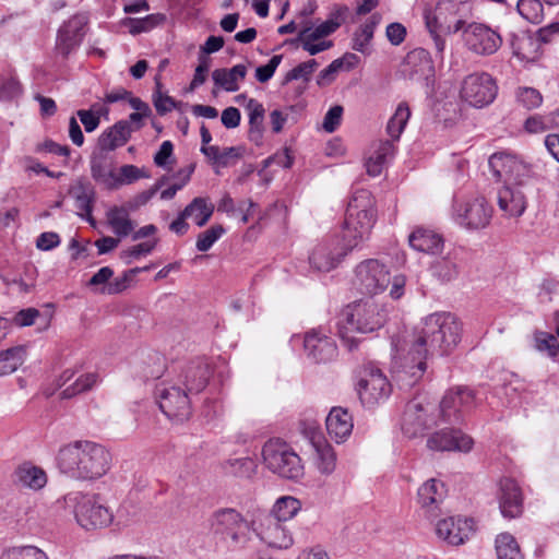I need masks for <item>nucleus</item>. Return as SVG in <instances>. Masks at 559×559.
<instances>
[{
    "label": "nucleus",
    "mask_w": 559,
    "mask_h": 559,
    "mask_svg": "<svg viewBox=\"0 0 559 559\" xmlns=\"http://www.w3.org/2000/svg\"><path fill=\"white\" fill-rule=\"evenodd\" d=\"M64 502L72 510L78 524L85 530L106 527L114 520L112 512L99 503L95 496L70 492L64 497Z\"/></svg>",
    "instance_id": "obj_5"
},
{
    "label": "nucleus",
    "mask_w": 559,
    "mask_h": 559,
    "mask_svg": "<svg viewBox=\"0 0 559 559\" xmlns=\"http://www.w3.org/2000/svg\"><path fill=\"white\" fill-rule=\"evenodd\" d=\"M409 246L424 253L437 254L443 249V238L432 229L417 227L408 236Z\"/></svg>",
    "instance_id": "obj_26"
},
{
    "label": "nucleus",
    "mask_w": 559,
    "mask_h": 559,
    "mask_svg": "<svg viewBox=\"0 0 559 559\" xmlns=\"http://www.w3.org/2000/svg\"><path fill=\"white\" fill-rule=\"evenodd\" d=\"M46 472L32 463H23L14 471V481L17 486L34 491L43 489L47 484Z\"/></svg>",
    "instance_id": "obj_29"
},
{
    "label": "nucleus",
    "mask_w": 559,
    "mask_h": 559,
    "mask_svg": "<svg viewBox=\"0 0 559 559\" xmlns=\"http://www.w3.org/2000/svg\"><path fill=\"white\" fill-rule=\"evenodd\" d=\"M355 274L356 285L364 294L377 295L382 293L391 283L389 269L377 259L360 262Z\"/></svg>",
    "instance_id": "obj_10"
},
{
    "label": "nucleus",
    "mask_w": 559,
    "mask_h": 559,
    "mask_svg": "<svg viewBox=\"0 0 559 559\" xmlns=\"http://www.w3.org/2000/svg\"><path fill=\"white\" fill-rule=\"evenodd\" d=\"M155 84H156V91L153 95V103H154L156 111L159 115H165V114L171 111L175 108L176 104H175V100L170 96L164 95L160 92L162 84L158 79L155 80Z\"/></svg>",
    "instance_id": "obj_59"
},
{
    "label": "nucleus",
    "mask_w": 559,
    "mask_h": 559,
    "mask_svg": "<svg viewBox=\"0 0 559 559\" xmlns=\"http://www.w3.org/2000/svg\"><path fill=\"white\" fill-rule=\"evenodd\" d=\"M475 406V394L466 388L448 391L440 403V413L444 421L460 423L464 415Z\"/></svg>",
    "instance_id": "obj_15"
},
{
    "label": "nucleus",
    "mask_w": 559,
    "mask_h": 559,
    "mask_svg": "<svg viewBox=\"0 0 559 559\" xmlns=\"http://www.w3.org/2000/svg\"><path fill=\"white\" fill-rule=\"evenodd\" d=\"M411 117V110L406 103L399 104L394 115L386 124V132L391 136V141H397L404 131L406 123Z\"/></svg>",
    "instance_id": "obj_47"
},
{
    "label": "nucleus",
    "mask_w": 559,
    "mask_h": 559,
    "mask_svg": "<svg viewBox=\"0 0 559 559\" xmlns=\"http://www.w3.org/2000/svg\"><path fill=\"white\" fill-rule=\"evenodd\" d=\"M374 200L366 189L355 191L348 202L342 230V242L353 250L368 239L376 222Z\"/></svg>",
    "instance_id": "obj_4"
},
{
    "label": "nucleus",
    "mask_w": 559,
    "mask_h": 559,
    "mask_svg": "<svg viewBox=\"0 0 559 559\" xmlns=\"http://www.w3.org/2000/svg\"><path fill=\"white\" fill-rule=\"evenodd\" d=\"M88 16L78 13L62 24L58 31L56 49L63 57H68L82 43Z\"/></svg>",
    "instance_id": "obj_17"
},
{
    "label": "nucleus",
    "mask_w": 559,
    "mask_h": 559,
    "mask_svg": "<svg viewBox=\"0 0 559 559\" xmlns=\"http://www.w3.org/2000/svg\"><path fill=\"white\" fill-rule=\"evenodd\" d=\"M406 66L411 68V75L428 78L433 72L429 53L425 49H415L407 53Z\"/></svg>",
    "instance_id": "obj_40"
},
{
    "label": "nucleus",
    "mask_w": 559,
    "mask_h": 559,
    "mask_svg": "<svg viewBox=\"0 0 559 559\" xmlns=\"http://www.w3.org/2000/svg\"><path fill=\"white\" fill-rule=\"evenodd\" d=\"M201 206L203 207L202 210L204 213L202 216H198V226H204L214 212V205L207 202L205 198L198 197L194 198L179 214V216L169 225V229L177 235H185L189 228V224L186 222V219L188 216L193 215L194 210L200 209Z\"/></svg>",
    "instance_id": "obj_23"
},
{
    "label": "nucleus",
    "mask_w": 559,
    "mask_h": 559,
    "mask_svg": "<svg viewBox=\"0 0 559 559\" xmlns=\"http://www.w3.org/2000/svg\"><path fill=\"white\" fill-rule=\"evenodd\" d=\"M394 153L395 145L393 141L380 140L374 143L365 163L367 174L372 177L379 176L388 163V159L393 157Z\"/></svg>",
    "instance_id": "obj_31"
},
{
    "label": "nucleus",
    "mask_w": 559,
    "mask_h": 559,
    "mask_svg": "<svg viewBox=\"0 0 559 559\" xmlns=\"http://www.w3.org/2000/svg\"><path fill=\"white\" fill-rule=\"evenodd\" d=\"M342 25V12L337 11L332 13L330 17L317 25L316 27L306 24L301 29H309L312 38L323 39L334 32Z\"/></svg>",
    "instance_id": "obj_49"
},
{
    "label": "nucleus",
    "mask_w": 559,
    "mask_h": 559,
    "mask_svg": "<svg viewBox=\"0 0 559 559\" xmlns=\"http://www.w3.org/2000/svg\"><path fill=\"white\" fill-rule=\"evenodd\" d=\"M515 98L519 105L526 109H534L542 105L543 96L534 87L521 86L515 92Z\"/></svg>",
    "instance_id": "obj_54"
},
{
    "label": "nucleus",
    "mask_w": 559,
    "mask_h": 559,
    "mask_svg": "<svg viewBox=\"0 0 559 559\" xmlns=\"http://www.w3.org/2000/svg\"><path fill=\"white\" fill-rule=\"evenodd\" d=\"M431 272L432 275L441 282H450L456 278L460 273L456 255L449 253L447 257L437 260L431 265Z\"/></svg>",
    "instance_id": "obj_44"
},
{
    "label": "nucleus",
    "mask_w": 559,
    "mask_h": 559,
    "mask_svg": "<svg viewBox=\"0 0 559 559\" xmlns=\"http://www.w3.org/2000/svg\"><path fill=\"white\" fill-rule=\"evenodd\" d=\"M247 109L249 110V138L251 141L259 143L262 139L264 107L254 98L248 99Z\"/></svg>",
    "instance_id": "obj_43"
},
{
    "label": "nucleus",
    "mask_w": 559,
    "mask_h": 559,
    "mask_svg": "<svg viewBox=\"0 0 559 559\" xmlns=\"http://www.w3.org/2000/svg\"><path fill=\"white\" fill-rule=\"evenodd\" d=\"M25 347L14 346L0 352V376L15 372L25 360Z\"/></svg>",
    "instance_id": "obj_42"
},
{
    "label": "nucleus",
    "mask_w": 559,
    "mask_h": 559,
    "mask_svg": "<svg viewBox=\"0 0 559 559\" xmlns=\"http://www.w3.org/2000/svg\"><path fill=\"white\" fill-rule=\"evenodd\" d=\"M428 428L425 420V409L419 403L412 402L407 405L403 416L402 430L408 438H415L424 433Z\"/></svg>",
    "instance_id": "obj_35"
},
{
    "label": "nucleus",
    "mask_w": 559,
    "mask_h": 559,
    "mask_svg": "<svg viewBox=\"0 0 559 559\" xmlns=\"http://www.w3.org/2000/svg\"><path fill=\"white\" fill-rule=\"evenodd\" d=\"M518 12L526 21L538 24L544 19V9L539 0H519Z\"/></svg>",
    "instance_id": "obj_52"
},
{
    "label": "nucleus",
    "mask_w": 559,
    "mask_h": 559,
    "mask_svg": "<svg viewBox=\"0 0 559 559\" xmlns=\"http://www.w3.org/2000/svg\"><path fill=\"white\" fill-rule=\"evenodd\" d=\"M300 509L301 502L297 498L293 496H283L275 501L267 515L287 523L300 511Z\"/></svg>",
    "instance_id": "obj_41"
},
{
    "label": "nucleus",
    "mask_w": 559,
    "mask_h": 559,
    "mask_svg": "<svg viewBox=\"0 0 559 559\" xmlns=\"http://www.w3.org/2000/svg\"><path fill=\"white\" fill-rule=\"evenodd\" d=\"M386 320V309L373 299L358 300L347 306L338 322V334L349 349L357 347L354 332L370 333L380 329Z\"/></svg>",
    "instance_id": "obj_3"
},
{
    "label": "nucleus",
    "mask_w": 559,
    "mask_h": 559,
    "mask_svg": "<svg viewBox=\"0 0 559 559\" xmlns=\"http://www.w3.org/2000/svg\"><path fill=\"white\" fill-rule=\"evenodd\" d=\"M69 193L75 201V209L79 213L93 212L96 200V191L94 187L85 180H78L69 190Z\"/></svg>",
    "instance_id": "obj_38"
},
{
    "label": "nucleus",
    "mask_w": 559,
    "mask_h": 559,
    "mask_svg": "<svg viewBox=\"0 0 559 559\" xmlns=\"http://www.w3.org/2000/svg\"><path fill=\"white\" fill-rule=\"evenodd\" d=\"M143 177L140 168L134 165H124L120 168L119 176L116 175L115 185L131 183Z\"/></svg>",
    "instance_id": "obj_64"
},
{
    "label": "nucleus",
    "mask_w": 559,
    "mask_h": 559,
    "mask_svg": "<svg viewBox=\"0 0 559 559\" xmlns=\"http://www.w3.org/2000/svg\"><path fill=\"white\" fill-rule=\"evenodd\" d=\"M496 554L498 559H524L516 539L509 533L496 537Z\"/></svg>",
    "instance_id": "obj_46"
},
{
    "label": "nucleus",
    "mask_w": 559,
    "mask_h": 559,
    "mask_svg": "<svg viewBox=\"0 0 559 559\" xmlns=\"http://www.w3.org/2000/svg\"><path fill=\"white\" fill-rule=\"evenodd\" d=\"M97 382L96 373H86L80 376L74 383L61 391L62 399H71L76 394L91 390Z\"/></svg>",
    "instance_id": "obj_53"
},
{
    "label": "nucleus",
    "mask_w": 559,
    "mask_h": 559,
    "mask_svg": "<svg viewBox=\"0 0 559 559\" xmlns=\"http://www.w3.org/2000/svg\"><path fill=\"white\" fill-rule=\"evenodd\" d=\"M349 251L341 240L331 239L319 243L313 249L309 261L317 271L329 272L336 267Z\"/></svg>",
    "instance_id": "obj_18"
},
{
    "label": "nucleus",
    "mask_w": 559,
    "mask_h": 559,
    "mask_svg": "<svg viewBox=\"0 0 559 559\" xmlns=\"http://www.w3.org/2000/svg\"><path fill=\"white\" fill-rule=\"evenodd\" d=\"M488 163L493 176L504 186H523L530 178V167L511 154L496 153Z\"/></svg>",
    "instance_id": "obj_11"
},
{
    "label": "nucleus",
    "mask_w": 559,
    "mask_h": 559,
    "mask_svg": "<svg viewBox=\"0 0 559 559\" xmlns=\"http://www.w3.org/2000/svg\"><path fill=\"white\" fill-rule=\"evenodd\" d=\"M262 459L269 471L283 478L298 479L304 475L300 457L280 439H271L264 443Z\"/></svg>",
    "instance_id": "obj_6"
},
{
    "label": "nucleus",
    "mask_w": 559,
    "mask_h": 559,
    "mask_svg": "<svg viewBox=\"0 0 559 559\" xmlns=\"http://www.w3.org/2000/svg\"><path fill=\"white\" fill-rule=\"evenodd\" d=\"M282 59V55H275L269 60L266 64L258 67L255 69V79L260 83L270 81L273 78L277 67L281 64Z\"/></svg>",
    "instance_id": "obj_60"
},
{
    "label": "nucleus",
    "mask_w": 559,
    "mask_h": 559,
    "mask_svg": "<svg viewBox=\"0 0 559 559\" xmlns=\"http://www.w3.org/2000/svg\"><path fill=\"white\" fill-rule=\"evenodd\" d=\"M225 233L221 225H214L205 231L199 234L195 247L199 251H207Z\"/></svg>",
    "instance_id": "obj_58"
},
{
    "label": "nucleus",
    "mask_w": 559,
    "mask_h": 559,
    "mask_svg": "<svg viewBox=\"0 0 559 559\" xmlns=\"http://www.w3.org/2000/svg\"><path fill=\"white\" fill-rule=\"evenodd\" d=\"M319 63L314 59H310L306 62H301L290 71H288L283 80V84H287L292 81L302 79L305 81H309L311 74L318 68Z\"/></svg>",
    "instance_id": "obj_57"
},
{
    "label": "nucleus",
    "mask_w": 559,
    "mask_h": 559,
    "mask_svg": "<svg viewBox=\"0 0 559 559\" xmlns=\"http://www.w3.org/2000/svg\"><path fill=\"white\" fill-rule=\"evenodd\" d=\"M462 325L450 312H435L425 317L409 340L400 346L393 341V373L403 386H413L424 376L427 359L451 354L461 341Z\"/></svg>",
    "instance_id": "obj_1"
},
{
    "label": "nucleus",
    "mask_w": 559,
    "mask_h": 559,
    "mask_svg": "<svg viewBox=\"0 0 559 559\" xmlns=\"http://www.w3.org/2000/svg\"><path fill=\"white\" fill-rule=\"evenodd\" d=\"M246 520L240 512L231 508L219 509L211 516V528L223 539L231 534Z\"/></svg>",
    "instance_id": "obj_32"
},
{
    "label": "nucleus",
    "mask_w": 559,
    "mask_h": 559,
    "mask_svg": "<svg viewBox=\"0 0 559 559\" xmlns=\"http://www.w3.org/2000/svg\"><path fill=\"white\" fill-rule=\"evenodd\" d=\"M255 535L269 547L287 549L293 543V534L285 522L264 515L255 527Z\"/></svg>",
    "instance_id": "obj_16"
},
{
    "label": "nucleus",
    "mask_w": 559,
    "mask_h": 559,
    "mask_svg": "<svg viewBox=\"0 0 559 559\" xmlns=\"http://www.w3.org/2000/svg\"><path fill=\"white\" fill-rule=\"evenodd\" d=\"M247 75V67L245 64H236L230 69H216L212 72V80L216 87L223 88L226 92H237L239 83L245 80Z\"/></svg>",
    "instance_id": "obj_34"
},
{
    "label": "nucleus",
    "mask_w": 559,
    "mask_h": 559,
    "mask_svg": "<svg viewBox=\"0 0 559 559\" xmlns=\"http://www.w3.org/2000/svg\"><path fill=\"white\" fill-rule=\"evenodd\" d=\"M433 25H438L445 34H455L469 24L473 17V5L469 0H440L433 12H429Z\"/></svg>",
    "instance_id": "obj_7"
},
{
    "label": "nucleus",
    "mask_w": 559,
    "mask_h": 559,
    "mask_svg": "<svg viewBox=\"0 0 559 559\" xmlns=\"http://www.w3.org/2000/svg\"><path fill=\"white\" fill-rule=\"evenodd\" d=\"M166 21L165 14L155 13L146 15L143 19H126L123 24L129 27V32L133 35L148 32Z\"/></svg>",
    "instance_id": "obj_48"
},
{
    "label": "nucleus",
    "mask_w": 559,
    "mask_h": 559,
    "mask_svg": "<svg viewBox=\"0 0 559 559\" xmlns=\"http://www.w3.org/2000/svg\"><path fill=\"white\" fill-rule=\"evenodd\" d=\"M106 221L112 233L119 238L129 236L135 227L126 206L115 205L110 207L106 213Z\"/></svg>",
    "instance_id": "obj_36"
},
{
    "label": "nucleus",
    "mask_w": 559,
    "mask_h": 559,
    "mask_svg": "<svg viewBox=\"0 0 559 559\" xmlns=\"http://www.w3.org/2000/svg\"><path fill=\"white\" fill-rule=\"evenodd\" d=\"M254 534L255 528L247 520H243L224 540L230 549L242 550L249 547Z\"/></svg>",
    "instance_id": "obj_45"
},
{
    "label": "nucleus",
    "mask_w": 559,
    "mask_h": 559,
    "mask_svg": "<svg viewBox=\"0 0 559 559\" xmlns=\"http://www.w3.org/2000/svg\"><path fill=\"white\" fill-rule=\"evenodd\" d=\"M109 450L91 440H78L62 445L57 454L59 471L76 480H96L111 468Z\"/></svg>",
    "instance_id": "obj_2"
},
{
    "label": "nucleus",
    "mask_w": 559,
    "mask_h": 559,
    "mask_svg": "<svg viewBox=\"0 0 559 559\" xmlns=\"http://www.w3.org/2000/svg\"><path fill=\"white\" fill-rule=\"evenodd\" d=\"M314 447L318 454V468L324 474L332 473L336 463V456L333 448L324 440L314 442Z\"/></svg>",
    "instance_id": "obj_51"
},
{
    "label": "nucleus",
    "mask_w": 559,
    "mask_h": 559,
    "mask_svg": "<svg viewBox=\"0 0 559 559\" xmlns=\"http://www.w3.org/2000/svg\"><path fill=\"white\" fill-rule=\"evenodd\" d=\"M492 210L484 197H475L457 202L454 206L455 221L467 229L486 227L491 218Z\"/></svg>",
    "instance_id": "obj_13"
},
{
    "label": "nucleus",
    "mask_w": 559,
    "mask_h": 559,
    "mask_svg": "<svg viewBox=\"0 0 559 559\" xmlns=\"http://www.w3.org/2000/svg\"><path fill=\"white\" fill-rule=\"evenodd\" d=\"M463 40L466 47L481 56L495 53L501 46L500 35L481 23L471 22L464 28Z\"/></svg>",
    "instance_id": "obj_14"
},
{
    "label": "nucleus",
    "mask_w": 559,
    "mask_h": 559,
    "mask_svg": "<svg viewBox=\"0 0 559 559\" xmlns=\"http://www.w3.org/2000/svg\"><path fill=\"white\" fill-rule=\"evenodd\" d=\"M521 186H504L498 192V206L507 217H520L526 210Z\"/></svg>",
    "instance_id": "obj_25"
},
{
    "label": "nucleus",
    "mask_w": 559,
    "mask_h": 559,
    "mask_svg": "<svg viewBox=\"0 0 559 559\" xmlns=\"http://www.w3.org/2000/svg\"><path fill=\"white\" fill-rule=\"evenodd\" d=\"M221 468L225 475L250 479L258 472V463L250 456L230 457L222 462Z\"/></svg>",
    "instance_id": "obj_37"
},
{
    "label": "nucleus",
    "mask_w": 559,
    "mask_h": 559,
    "mask_svg": "<svg viewBox=\"0 0 559 559\" xmlns=\"http://www.w3.org/2000/svg\"><path fill=\"white\" fill-rule=\"evenodd\" d=\"M473 532V522L463 518H447L437 522L436 534L449 545H462Z\"/></svg>",
    "instance_id": "obj_20"
},
{
    "label": "nucleus",
    "mask_w": 559,
    "mask_h": 559,
    "mask_svg": "<svg viewBox=\"0 0 559 559\" xmlns=\"http://www.w3.org/2000/svg\"><path fill=\"white\" fill-rule=\"evenodd\" d=\"M499 508L507 519H515L523 511V495L519 484L512 478H502L499 483Z\"/></svg>",
    "instance_id": "obj_19"
},
{
    "label": "nucleus",
    "mask_w": 559,
    "mask_h": 559,
    "mask_svg": "<svg viewBox=\"0 0 559 559\" xmlns=\"http://www.w3.org/2000/svg\"><path fill=\"white\" fill-rule=\"evenodd\" d=\"M296 41L299 43L302 49L311 56L318 55L333 47L332 40H320L319 38H312L309 29H300Z\"/></svg>",
    "instance_id": "obj_50"
},
{
    "label": "nucleus",
    "mask_w": 559,
    "mask_h": 559,
    "mask_svg": "<svg viewBox=\"0 0 559 559\" xmlns=\"http://www.w3.org/2000/svg\"><path fill=\"white\" fill-rule=\"evenodd\" d=\"M194 167L189 166L185 169H180L178 171V176H181L183 174L181 182H175L169 188L165 189L160 193V199L163 200H171L176 193L181 190L190 180L191 174L193 173Z\"/></svg>",
    "instance_id": "obj_61"
},
{
    "label": "nucleus",
    "mask_w": 559,
    "mask_h": 559,
    "mask_svg": "<svg viewBox=\"0 0 559 559\" xmlns=\"http://www.w3.org/2000/svg\"><path fill=\"white\" fill-rule=\"evenodd\" d=\"M513 55L522 61L534 62L542 55V43L537 36L513 35L511 40Z\"/></svg>",
    "instance_id": "obj_33"
},
{
    "label": "nucleus",
    "mask_w": 559,
    "mask_h": 559,
    "mask_svg": "<svg viewBox=\"0 0 559 559\" xmlns=\"http://www.w3.org/2000/svg\"><path fill=\"white\" fill-rule=\"evenodd\" d=\"M392 386L379 369L368 368L357 384L361 404L372 408L383 403L391 394Z\"/></svg>",
    "instance_id": "obj_12"
},
{
    "label": "nucleus",
    "mask_w": 559,
    "mask_h": 559,
    "mask_svg": "<svg viewBox=\"0 0 559 559\" xmlns=\"http://www.w3.org/2000/svg\"><path fill=\"white\" fill-rule=\"evenodd\" d=\"M535 348L540 353H546L549 357L555 358L559 354V342L557 337L547 332L535 333Z\"/></svg>",
    "instance_id": "obj_55"
},
{
    "label": "nucleus",
    "mask_w": 559,
    "mask_h": 559,
    "mask_svg": "<svg viewBox=\"0 0 559 559\" xmlns=\"http://www.w3.org/2000/svg\"><path fill=\"white\" fill-rule=\"evenodd\" d=\"M445 497L444 484L431 478L423 484L417 492L418 503L428 514H433Z\"/></svg>",
    "instance_id": "obj_30"
},
{
    "label": "nucleus",
    "mask_w": 559,
    "mask_h": 559,
    "mask_svg": "<svg viewBox=\"0 0 559 559\" xmlns=\"http://www.w3.org/2000/svg\"><path fill=\"white\" fill-rule=\"evenodd\" d=\"M133 129L126 120L116 122L112 127L106 129L98 138V148L102 152H110L124 145L130 139Z\"/></svg>",
    "instance_id": "obj_28"
},
{
    "label": "nucleus",
    "mask_w": 559,
    "mask_h": 559,
    "mask_svg": "<svg viewBox=\"0 0 559 559\" xmlns=\"http://www.w3.org/2000/svg\"><path fill=\"white\" fill-rule=\"evenodd\" d=\"M342 116H343V107L342 106L335 105V106L331 107L324 116L323 129L329 133L334 132L341 124Z\"/></svg>",
    "instance_id": "obj_62"
},
{
    "label": "nucleus",
    "mask_w": 559,
    "mask_h": 559,
    "mask_svg": "<svg viewBox=\"0 0 559 559\" xmlns=\"http://www.w3.org/2000/svg\"><path fill=\"white\" fill-rule=\"evenodd\" d=\"M325 425L329 436L337 443L344 442L352 435L354 428L352 415L341 406L330 411Z\"/></svg>",
    "instance_id": "obj_24"
},
{
    "label": "nucleus",
    "mask_w": 559,
    "mask_h": 559,
    "mask_svg": "<svg viewBox=\"0 0 559 559\" xmlns=\"http://www.w3.org/2000/svg\"><path fill=\"white\" fill-rule=\"evenodd\" d=\"M189 393L176 382H160L156 385L155 396L160 411L170 420L182 423L191 416Z\"/></svg>",
    "instance_id": "obj_8"
},
{
    "label": "nucleus",
    "mask_w": 559,
    "mask_h": 559,
    "mask_svg": "<svg viewBox=\"0 0 559 559\" xmlns=\"http://www.w3.org/2000/svg\"><path fill=\"white\" fill-rule=\"evenodd\" d=\"M157 239L148 240L145 242L138 243L130 249L122 252L124 259H127V263L131 262V258H138L140 255H146L153 251L155 246L157 245Z\"/></svg>",
    "instance_id": "obj_63"
},
{
    "label": "nucleus",
    "mask_w": 559,
    "mask_h": 559,
    "mask_svg": "<svg viewBox=\"0 0 559 559\" xmlns=\"http://www.w3.org/2000/svg\"><path fill=\"white\" fill-rule=\"evenodd\" d=\"M104 153L100 151L92 156L91 173L96 181L111 187L115 186L116 173L112 162Z\"/></svg>",
    "instance_id": "obj_39"
},
{
    "label": "nucleus",
    "mask_w": 559,
    "mask_h": 559,
    "mask_svg": "<svg viewBox=\"0 0 559 559\" xmlns=\"http://www.w3.org/2000/svg\"><path fill=\"white\" fill-rule=\"evenodd\" d=\"M1 559H48V557L35 546H22L8 549Z\"/></svg>",
    "instance_id": "obj_56"
},
{
    "label": "nucleus",
    "mask_w": 559,
    "mask_h": 559,
    "mask_svg": "<svg viewBox=\"0 0 559 559\" xmlns=\"http://www.w3.org/2000/svg\"><path fill=\"white\" fill-rule=\"evenodd\" d=\"M498 86L493 78L486 73H473L467 75L461 85L460 96L468 105L483 108L493 102Z\"/></svg>",
    "instance_id": "obj_9"
},
{
    "label": "nucleus",
    "mask_w": 559,
    "mask_h": 559,
    "mask_svg": "<svg viewBox=\"0 0 559 559\" xmlns=\"http://www.w3.org/2000/svg\"><path fill=\"white\" fill-rule=\"evenodd\" d=\"M473 439L460 430H440L427 440V447L435 451L468 452L473 448Z\"/></svg>",
    "instance_id": "obj_22"
},
{
    "label": "nucleus",
    "mask_w": 559,
    "mask_h": 559,
    "mask_svg": "<svg viewBox=\"0 0 559 559\" xmlns=\"http://www.w3.org/2000/svg\"><path fill=\"white\" fill-rule=\"evenodd\" d=\"M209 368L202 362H192L178 376L176 383L182 384L187 393H200L207 384Z\"/></svg>",
    "instance_id": "obj_27"
},
{
    "label": "nucleus",
    "mask_w": 559,
    "mask_h": 559,
    "mask_svg": "<svg viewBox=\"0 0 559 559\" xmlns=\"http://www.w3.org/2000/svg\"><path fill=\"white\" fill-rule=\"evenodd\" d=\"M304 347L309 358L316 362L332 360L337 354L334 341L317 330L306 333Z\"/></svg>",
    "instance_id": "obj_21"
}]
</instances>
